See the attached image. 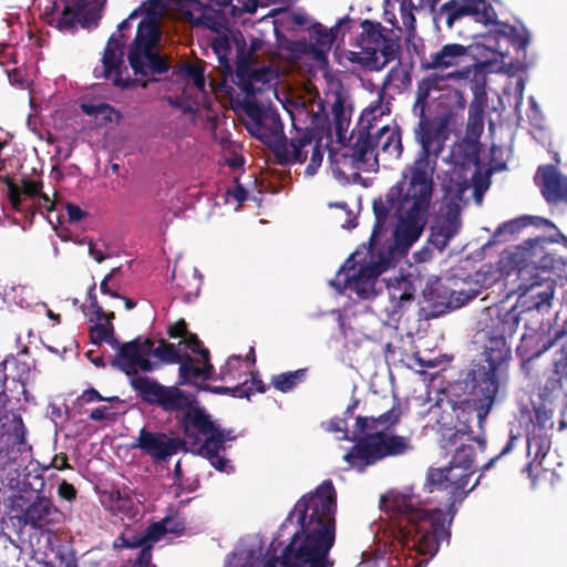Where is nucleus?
I'll list each match as a JSON object with an SVG mask.
<instances>
[{
  "instance_id": "f257e3e1",
  "label": "nucleus",
  "mask_w": 567,
  "mask_h": 567,
  "mask_svg": "<svg viewBox=\"0 0 567 567\" xmlns=\"http://www.w3.org/2000/svg\"><path fill=\"white\" fill-rule=\"evenodd\" d=\"M419 124L415 138L422 147L420 157L403 172L402 179L388 193L395 217L393 246L384 252L380 248L383 225L377 213V224L368 246L359 247L337 272L331 286L340 295L361 300L374 298L379 290V276L392 266L398 256L405 254L420 238L427 223L433 194L435 159L449 140L455 121L451 115L430 118L415 113Z\"/></svg>"
},
{
  "instance_id": "f03ea898",
  "label": "nucleus",
  "mask_w": 567,
  "mask_h": 567,
  "mask_svg": "<svg viewBox=\"0 0 567 567\" xmlns=\"http://www.w3.org/2000/svg\"><path fill=\"white\" fill-rule=\"evenodd\" d=\"M526 319L530 318L508 298L482 311L476 338L483 343L486 365L471 370L463 381L452 385L451 393L460 398L457 403L441 400L430 409V415L436 417L437 424L446 431L443 436L455 429L450 435L453 443L467 435L471 422L476 421L478 427L483 426L495 402L504 364L511 358V340L520 322L527 332Z\"/></svg>"
},
{
  "instance_id": "7ed1b4c3",
  "label": "nucleus",
  "mask_w": 567,
  "mask_h": 567,
  "mask_svg": "<svg viewBox=\"0 0 567 567\" xmlns=\"http://www.w3.org/2000/svg\"><path fill=\"white\" fill-rule=\"evenodd\" d=\"M337 493L330 481L302 496L292 515L301 527L281 558L261 561L258 544L238 547L225 567H332L328 554L336 540Z\"/></svg>"
},
{
  "instance_id": "20e7f679",
  "label": "nucleus",
  "mask_w": 567,
  "mask_h": 567,
  "mask_svg": "<svg viewBox=\"0 0 567 567\" xmlns=\"http://www.w3.org/2000/svg\"><path fill=\"white\" fill-rule=\"evenodd\" d=\"M545 243L544 237H537L505 250L499 257L497 269L484 265L476 274V281H481L483 287L492 286L502 276L515 277L511 280L517 295L515 303L530 318L526 319V330L530 333L523 332L517 347L522 357L528 355L532 346L538 340L543 316L550 310L555 295L556 282L548 270L551 258L545 255Z\"/></svg>"
},
{
  "instance_id": "39448f33",
  "label": "nucleus",
  "mask_w": 567,
  "mask_h": 567,
  "mask_svg": "<svg viewBox=\"0 0 567 567\" xmlns=\"http://www.w3.org/2000/svg\"><path fill=\"white\" fill-rule=\"evenodd\" d=\"M381 507L390 515L394 537L406 551L404 567H423L447 542L446 524L454 513L450 505L441 507L412 488L391 492L381 499Z\"/></svg>"
},
{
  "instance_id": "423d86ee",
  "label": "nucleus",
  "mask_w": 567,
  "mask_h": 567,
  "mask_svg": "<svg viewBox=\"0 0 567 567\" xmlns=\"http://www.w3.org/2000/svg\"><path fill=\"white\" fill-rule=\"evenodd\" d=\"M401 414L402 409L398 404L379 417L357 419L352 430H349L347 420L342 417H334L323 425L326 431L334 433L337 439L358 441L343 458L350 467L362 471L379 460L401 455L411 450L409 437L395 435L392 431Z\"/></svg>"
},
{
  "instance_id": "0eeeda50",
  "label": "nucleus",
  "mask_w": 567,
  "mask_h": 567,
  "mask_svg": "<svg viewBox=\"0 0 567 567\" xmlns=\"http://www.w3.org/2000/svg\"><path fill=\"white\" fill-rule=\"evenodd\" d=\"M388 105L382 96L372 102L362 113V125L367 123V133H360L350 153L330 157L331 167L336 175H347L351 169L363 172L375 171L381 155L398 158L402 152L401 136L395 125L384 124L380 127L377 121L389 114Z\"/></svg>"
},
{
  "instance_id": "6e6552de",
  "label": "nucleus",
  "mask_w": 567,
  "mask_h": 567,
  "mask_svg": "<svg viewBox=\"0 0 567 567\" xmlns=\"http://www.w3.org/2000/svg\"><path fill=\"white\" fill-rule=\"evenodd\" d=\"M163 14L164 6L161 0H148L118 24L121 32L128 25L130 20L142 17L134 42L128 49L130 65L136 75L159 74L167 69L161 54Z\"/></svg>"
},
{
  "instance_id": "1a4fd4ad",
  "label": "nucleus",
  "mask_w": 567,
  "mask_h": 567,
  "mask_svg": "<svg viewBox=\"0 0 567 567\" xmlns=\"http://www.w3.org/2000/svg\"><path fill=\"white\" fill-rule=\"evenodd\" d=\"M473 186L474 198L477 205L482 204L483 194L488 188L486 178L477 171L470 167L455 165L450 172L449 181L444 182L445 198L450 202L435 218L431 226L429 241L439 250H443L450 240L456 236L461 229L460 203L463 193Z\"/></svg>"
},
{
  "instance_id": "9d476101",
  "label": "nucleus",
  "mask_w": 567,
  "mask_h": 567,
  "mask_svg": "<svg viewBox=\"0 0 567 567\" xmlns=\"http://www.w3.org/2000/svg\"><path fill=\"white\" fill-rule=\"evenodd\" d=\"M169 336L178 338L185 336L177 344L162 342L153 348L151 357L158 358L166 362H178L181 383L197 384L210 377L212 364L208 361V351L203 349L195 334H187L184 320L178 321L169 328Z\"/></svg>"
},
{
  "instance_id": "9b49d317",
  "label": "nucleus",
  "mask_w": 567,
  "mask_h": 567,
  "mask_svg": "<svg viewBox=\"0 0 567 567\" xmlns=\"http://www.w3.org/2000/svg\"><path fill=\"white\" fill-rule=\"evenodd\" d=\"M95 284L89 290L91 307L96 316V323L91 328V339L97 344L102 341L107 342L114 349H117V355L114 364L124 371L127 375L136 374L138 371H152L155 363L151 361L152 342L148 340H134L120 346L113 336L112 319L114 313H105L99 306L95 295L93 293Z\"/></svg>"
},
{
  "instance_id": "f8f14e48",
  "label": "nucleus",
  "mask_w": 567,
  "mask_h": 567,
  "mask_svg": "<svg viewBox=\"0 0 567 567\" xmlns=\"http://www.w3.org/2000/svg\"><path fill=\"white\" fill-rule=\"evenodd\" d=\"M184 433L187 442L192 443V452L209 460L219 472L230 473L233 465L220 455L225 443L233 440L229 431L220 429L219 424L203 409L190 406L185 415Z\"/></svg>"
},
{
  "instance_id": "ddd939ff",
  "label": "nucleus",
  "mask_w": 567,
  "mask_h": 567,
  "mask_svg": "<svg viewBox=\"0 0 567 567\" xmlns=\"http://www.w3.org/2000/svg\"><path fill=\"white\" fill-rule=\"evenodd\" d=\"M233 42L238 47V41L234 38ZM213 50L218 58L223 70L224 80L220 84L210 83L212 92L216 94H229V86L226 84V76L229 74L233 82L236 83L247 94H255L262 90L264 85L271 84L278 78V70L272 66H259L251 54L240 56L237 62L236 72L231 74V64L229 53L231 51V40L227 35H217L213 40Z\"/></svg>"
},
{
  "instance_id": "4468645a",
  "label": "nucleus",
  "mask_w": 567,
  "mask_h": 567,
  "mask_svg": "<svg viewBox=\"0 0 567 567\" xmlns=\"http://www.w3.org/2000/svg\"><path fill=\"white\" fill-rule=\"evenodd\" d=\"M551 373L553 375L547 379L540 389L539 398L542 402L535 409L533 429H536L537 432L549 433L551 431V419L555 412L561 416L559 430L561 431L567 426L564 417L567 410V391L564 389V383L567 381V342L556 352Z\"/></svg>"
},
{
  "instance_id": "2eb2a0df",
  "label": "nucleus",
  "mask_w": 567,
  "mask_h": 567,
  "mask_svg": "<svg viewBox=\"0 0 567 567\" xmlns=\"http://www.w3.org/2000/svg\"><path fill=\"white\" fill-rule=\"evenodd\" d=\"M446 76H429L419 82L415 92L414 113H424L427 101L435 103L437 115H451L456 122L460 112L465 109L463 93L447 84Z\"/></svg>"
},
{
  "instance_id": "dca6fc26",
  "label": "nucleus",
  "mask_w": 567,
  "mask_h": 567,
  "mask_svg": "<svg viewBox=\"0 0 567 567\" xmlns=\"http://www.w3.org/2000/svg\"><path fill=\"white\" fill-rule=\"evenodd\" d=\"M380 24L365 20L362 23L360 52H351L350 60L370 70L383 69L394 58L396 43L385 34Z\"/></svg>"
},
{
  "instance_id": "f3484780",
  "label": "nucleus",
  "mask_w": 567,
  "mask_h": 567,
  "mask_svg": "<svg viewBox=\"0 0 567 567\" xmlns=\"http://www.w3.org/2000/svg\"><path fill=\"white\" fill-rule=\"evenodd\" d=\"M255 361L252 348L245 358L236 354L230 355L220 369L219 377L225 383H234L235 385L215 388L214 392L228 393L236 398H249L255 392L262 393L265 386L261 380L254 374Z\"/></svg>"
},
{
  "instance_id": "a211bd4d",
  "label": "nucleus",
  "mask_w": 567,
  "mask_h": 567,
  "mask_svg": "<svg viewBox=\"0 0 567 567\" xmlns=\"http://www.w3.org/2000/svg\"><path fill=\"white\" fill-rule=\"evenodd\" d=\"M185 523L178 515L167 516L161 522L151 525L143 534L134 535L131 529L122 533L120 540L125 547H142L134 567H155L151 564V548L153 544L181 534Z\"/></svg>"
},
{
  "instance_id": "6ab92c4d",
  "label": "nucleus",
  "mask_w": 567,
  "mask_h": 567,
  "mask_svg": "<svg viewBox=\"0 0 567 567\" xmlns=\"http://www.w3.org/2000/svg\"><path fill=\"white\" fill-rule=\"evenodd\" d=\"M506 54L498 52L492 60H486L473 65L465 66L461 70L447 73V78L457 82H466L474 96L486 95V75L488 73H506L514 74L519 68L513 63L505 61Z\"/></svg>"
},
{
  "instance_id": "aec40b11",
  "label": "nucleus",
  "mask_w": 567,
  "mask_h": 567,
  "mask_svg": "<svg viewBox=\"0 0 567 567\" xmlns=\"http://www.w3.org/2000/svg\"><path fill=\"white\" fill-rule=\"evenodd\" d=\"M243 122L247 131L268 146H277L281 141L282 125L278 114L255 103H247Z\"/></svg>"
},
{
  "instance_id": "412c9836",
  "label": "nucleus",
  "mask_w": 567,
  "mask_h": 567,
  "mask_svg": "<svg viewBox=\"0 0 567 567\" xmlns=\"http://www.w3.org/2000/svg\"><path fill=\"white\" fill-rule=\"evenodd\" d=\"M184 82L182 103L185 111L196 112L200 106H209V91L206 87L204 68L200 62L186 63L177 73Z\"/></svg>"
},
{
  "instance_id": "4be33fe9",
  "label": "nucleus",
  "mask_w": 567,
  "mask_h": 567,
  "mask_svg": "<svg viewBox=\"0 0 567 567\" xmlns=\"http://www.w3.org/2000/svg\"><path fill=\"white\" fill-rule=\"evenodd\" d=\"M280 155L287 163L302 164L310 156L309 164L305 169L307 177L317 174L322 164L324 150L318 140H313L308 133L301 134L299 137L291 138L281 146Z\"/></svg>"
},
{
  "instance_id": "5701e85b",
  "label": "nucleus",
  "mask_w": 567,
  "mask_h": 567,
  "mask_svg": "<svg viewBox=\"0 0 567 567\" xmlns=\"http://www.w3.org/2000/svg\"><path fill=\"white\" fill-rule=\"evenodd\" d=\"M12 509L17 512V518L24 525L33 528H44L56 522L58 509L44 496H35L33 501H27L18 496L12 502Z\"/></svg>"
},
{
  "instance_id": "b1692460",
  "label": "nucleus",
  "mask_w": 567,
  "mask_h": 567,
  "mask_svg": "<svg viewBox=\"0 0 567 567\" xmlns=\"http://www.w3.org/2000/svg\"><path fill=\"white\" fill-rule=\"evenodd\" d=\"M124 42L121 34H112L109 39L102 65L95 69L96 76H103L111 80L116 86L125 87L130 85L131 78L124 64Z\"/></svg>"
},
{
  "instance_id": "393cba45",
  "label": "nucleus",
  "mask_w": 567,
  "mask_h": 567,
  "mask_svg": "<svg viewBox=\"0 0 567 567\" xmlns=\"http://www.w3.org/2000/svg\"><path fill=\"white\" fill-rule=\"evenodd\" d=\"M389 305L384 307V312L390 321H396L414 297L415 287L409 276H400L385 279Z\"/></svg>"
},
{
  "instance_id": "a878e982",
  "label": "nucleus",
  "mask_w": 567,
  "mask_h": 567,
  "mask_svg": "<svg viewBox=\"0 0 567 567\" xmlns=\"http://www.w3.org/2000/svg\"><path fill=\"white\" fill-rule=\"evenodd\" d=\"M1 429L0 441L8 446V458L17 462L20 456L28 457L31 447L25 441V427L21 417L14 413L7 414Z\"/></svg>"
},
{
  "instance_id": "bb28decb",
  "label": "nucleus",
  "mask_w": 567,
  "mask_h": 567,
  "mask_svg": "<svg viewBox=\"0 0 567 567\" xmlns=\"http://www.w3.org/2000/svg\"><path fill=\"white\" fill-rule=\"evenodd\" d=\"M133 446L141 449L154 462H159L174 455L182 447V442L165 434L142 429Z\"/></svg>"
},
{
  "instance_id": "cd10ccee",
  "label": "nucleus",
  "mask_w": 567,
  "mask_h": 567,
  "mask_svg": "<svg viewBox=\"0 0 567 567\" xmlns=\"http://www.w3.org/2000/svg\"><path fill=\"white\" fill-rule=\"evenodd\" d=\"M7 194L13 208L19 210L23 208V202L27 198H31L37 205L48 210H54L58 205L48 194L40 193V185L37 182L23 181L22 185H18L9 181Z\"/></svg>"
},
{
  "instance_id": "c85d7f7f",
  "label": "nucleus",
  "mask_w": 567,
  "mask_h": 567,
  "mask_svg": "<svg viewBox=\"0 0 567 567\" xmlns=\"http://www.w3.org/2000/svg\"><path fill=\"white\" fill-rule=\"evenodd\" d=\"M449 23L465 16L473 17L476 22L488 24L495 22L496 13L485 0H453L447 4Z\"/></svg>"
},
{
  "instance_id": "c756f323",
  "label": "nucleus",
  "mask_w": 567,
  "mask_h": 567,
  "mask_svg": "<svg viewBox=\"0 0 567 567\" xmlns=\"http://www.w3.org/2000/svg\"><path fill=\"white\" fill-rule=\"evenodd\" d=\"M501 40L507 41L516 45L520 50H525L530 42V34L524 27L515 28L507 23L496 22L491 33L485 37V43L495 52L502 51Z\"/></svg>"
},
{
  "instance_id": "7c9ffc66",
  "label": "nucleus",
  "mask_w": 567,
  "mask_h": 567,
  "mask_svg": "<svg viewBox=\"0 0 567 567\" xmlns=\"http://www.w3.org/2000/svg\"><path fill=\"white\" fill-rule=\"evenodd\" d=\"M537 177H540V190L548 203H567V177L556 167H540Z\"/></svg>"
},
{
  "instance_id": "2f4dec72",
  "label": "nucleus",
  "mask_w": 567,
  "mask_h": 567,
  "mask_svg": "<svg viewBox=\"0 0 567 567\" xmlns=\"http://www.w3.org/2000/svg\"><path fill=\"white\" fill-rule=\"evenodd\" d=\"M348 18H341L332 28H326L321 23H315L310 28L311 38L315 40L312 49L315 60L324 65L327 64V53L331 49L341 25Z\"/></svg>"
},
{
  "instance_id": "473e14b6",
  "label": "nucleus",
  "mask_w": 567,
  "mask_h": 567,
  "mask_svg": "<svg viewBox=\"0 0 567 567\" xmlns=\"http://www.w3.org/2000/svg\"><path fill=\"white\" fill-rule=\"evenodd\" d=\"M550 435L546 432H537L536 429L527 435V457L529 458L527 472L530 477L538 474V468L543 467V461L550 449Z\"/></svg>"
},
{
  "instance_id": "72a5a7b5",
  "label": "nucleus",
  "mask_w": 567,
  "mask_h": 567,
  "mask_svg": "<svg viewBox=\"0 0 567 567\" xmlns=\"http://www.w3.org/2000/svg\"><path fill=\"white\" fill-rule=\"evenodd\" d=\"M82 112L92 118L94 126L102 127L107 124H116L121 120V114L110 104L97 99L83 100L80 103Z\"/></svg>"
},
{
  "instance_id": "f704fd0d",
  "label": "nucleus",
  "mask_w": 567,
  "mask_h": 567,
  "mask_svg": "<svg viewBox=\"0 0 567 567\" xmlns=\"http://www.w3.org/2000/svg\"><path fill=\"white\" fill-rule=\"evenodd\" d=\"M95 0H66L63 17L59 22L61 29L69 28L73 22L82 20L86 23V16H90V20L95 21L99 18L95 8L92 4Z\"/></svg>"
},
{
  "instance_id": "c9c22d12",
  "label": "nucleus",
  "mask_w": 567,
  "mask_h": 567,
  "mask_svg": "<svg viewBox=\"0 0 567 567\" xmlns=\"http://www.w3.org/2000/svg\"><path fill=\"white\" fill-rule=\"evenodd\" d=\"M466 48L461 44H445L440 51L431 54L427 69L445 70L458 65L461 60L466 55Z\"/></svg>"
},
{
  "instance_id": "e433bc0d",
  "label": "nucleus",
  "mask_w": 567,
  "mask_h": 567,
  "mask_svg": "<svg viewBox=\"0 0 567 567\" xmlns=\"http://www.w3.org/2000/svg\"><path fill=\"white\" fill-rule=\"evenodd\" d=\"M306 375L307 369L276 374L271 379V384L280 392H290L306 379Z\"/></svg>"
},
{
  "instance_id": "4c0bfd02",
  "label": "nucleus",
  "mask_w": 567,
  "mask_h": 567,
  "mask_svg": "<svg viewBox=\"0 0 567 567\" xmlns=\"http://www.w3.org/2000/svg\"><path fill=\"white\" fill-rule=\"evenodd\" d=\"M487 105L486 95H473L468 107L467 127L471 132H481L483 128V115Z\"/></svg>"
},
{
  "instance_id": "58836bf2",
  "label": "nucleus",
  "mask_w": 567,
  "mask_h": 567,
  "mask_svg": "<svg viewBox=\"0 0 567 567\" xmlns=\"http://www.w3.org/2000/svg\"><path fill=\"white\" fill-rule=\"evenodd\" d=\"M112 511L118 515L121 519H134L140 514V501L118 494L117 497L113 499Z\"/></svg>"
},
{
  "instance_id": "ea45409f",
  "label": "nucleus",
  "mask_w": 567,
  "mask_h": 567,
  "mask_svg": "<svg viewBox=\"0 0 567 567\" xmlns=\"http://www.w3.org/2000/svg\"><path fill=\"white\" fill-rule=\"evenodd\" d=\"M529 224H536V225H545L555 228L554 224H551L549 220L540 218V217H530V216H524L511 221H507L499 226L495 233V236L502 237L505 234L513 235L516 231H518L520 228L529 225Z\"/></svg>"
},
{
  "instance_id": "a19ab883",
  "label": "nucleus",
  "mask_w": 567,
  "mask_h": 567,
  "mask_svg": "<svg viewBox=\"0 0 567 567\" xmlns=\"http://www.w3.org/2000/svg\"><path fill=\"white\" fill-rule=\"evenodd\" d=\"M447 468V489L451 488V494L455 495L457 491H463L467 484L468 478L472 475L470 470H464L462 466L452 463V466Z\"/></svg>"
},
{
  "instance_id": "79ce46f5",
  "label": "nucleus",
  "mask_w": 567,
  "mask_h": 567,
  "mask_svg": "<svg viewBox=\"0 0 567 567\" xmlns=\"http://www.w3.org/2000/svg\"><path fill=\"white\" fill-rule=\"evenodd\" d=\"M475 456V446L473 444H462L452 458L453 464L462 466L464 470H471Z\"/></svg>"
},
{
  "instance_id": "37998d69",
  "label": "nucleus",
  "mask_w": 567,
  "mask_h": 567,
  "mask_svg": "<svg viewBox=\"0 0 567 567\" xmlns=\"http://www.w3.org/2000/svg\"><path fill=\"white\" fill-rule=\"evenodd\" d=\"M447 468H432L427 475V484L431 492L434 489H447Z\"/></svg>"
},
{
  "instance_id": "c03bdc74",
  "label": "nucleus",
  "mask_w": 567,
  "mask_h": 567,
  "mask_svg": "<svg viewBox=\"0 0 567 567\" xmlns=\"http://www.w3.org/2000/svg\"><path fill=\"white\" fill-rule=\"evenodd\" d=\"M332 113L334 117L336 128L338 131V134L341 135L342 131L347 130L349 126V116L346 114L343 103L339 96L336 97L332 104Z\"/></svg>"
},
{
  "instance_id": "a18cd8bd",
  "label": "nucleus",
  "mask_w": 567,
  "mask_h": 567,
  "mask_svg": "<svg viewBox=\"0 0 567 567\" xmlns=\"http://www.w3.org/2000/svg\"><path fill=\"white\" fill-rule=\"evenodd\" d=\"M248 199V193L241 185H236L228 189L225 195L226 204L234 205V210L237 212L241 204Z\"/></svg>"
},
{
  "instance_id": "49530a36",
  "label": "nucleus",
  "mask_w": 567,
  "mask_h": 567,
  "mask_svg": "<svg viewBox=\"0 0 567 567\" xmlns=\"http://www.w3.org/2000/svg\"><path fill=\"white\" fill-rule=\"evenodd\" d=\"M179 7L182 12L190 21H199L203 17V7L198 0H181Z\"/></svg>"
},
{
  "instance_id": "de8ad7c7",
  "label": "nucleus",
  "mask_w": 567,
  "mask_h": 567,
  "mask_svg": "<svg viewBox=\"0 0 567 567\" xmlns=\"http://www.w3.org/2000/svg\"><path fill=\"white\" fill-rule=\"evenodd\" d=\"M96 401H105L109 403H114V402H118L120 400L117 396L104 398L94 389L84 391L83 394L79 398V403L82 405L92 403V402H96Z\"/></svg>"
},
{
  "instance_id": "09e8293b",
  "label": "nucleus",
  "mask_w": 567,
  "mask_h": 567,
  "mask_svg": "<svg viewBox=\"0 0 567 567\" xmlns=\"http://www.w3.org/2000/svg\"><path fill=\"white\" fill-rule=\"evenodd\" d=\"M477 296L476 290H460L453 291L451 295V303L457 308L465 305L467 301L472 300Z\"/></svg>"
},
{
  "instance_id": "8fccbe9b",
  "label": "nucleus",
  "mask_w": 567,
  "mask_h": 567,
  "mask_svg": "<svg viewBox=\"0 0 567 567\" xmlns=\"http://www.w3.org/2000/svg\"><path fill=\"white\" fill-rule=\"evenodd\" d=\"M89 255L97 262H102L106 259L105 244L102 241H90L89 243Z\"/></svg>"
},
{
  "instance_id": "3c124183",
  "label": "nucleus",
  "mask_w": 567,
  "mask_h": 567,
  "mask_svg": "<svg viewBox=\"0 0 567 567\" xmlns=\"http://www.w3.org/2000/svg\"><path fill=\"white\" fill-rule=\"evenodd\" d=\"M115 416V412L112 411L110 405H102L91 410L90 417L94 421L111 420Z\"/></svg>"
},
{
  "instance_id": "603ef678",
  "label": "nucleus",
  "mask_w": 567,
  "mask_h": 567,
  "mask_svg": "<svg viewBox=\"0 0 567 567\" xmlns=\"http://www.w3.org/2000/svg\"><path fill=\"white\" fill-rule=\"evenodd\" d=\"M65 210L68 214V219L71 223H78L86 216V213L83 209L71 203L65 204Z\"/></svg>"
},
{
  "instance_id": "864d4df0",
  "label": "nucleus",
  "mask_w": 567,
  "mask_h": 567,
  "mask_svg": "<svg viewBox=\"0 0 567 567\" xmlns=\"http://www.w3.org/2000/svg\"><path fill=\"white\" fill-rule=\"evenodd\" d=\"M131 383L135 389L142 392H148L155 386V384L151 383L147 379L136 377L131 379Z\"/></svg>"
},
{
  "instance_id": "5fc2aeb1",
  "label": "nucleus",
  "mask_w": 567,
  "mask_h": 567,
  "mask_svg": "<svg viewBox=\"0 0 567 567\" xmlns=\"http://www.w3.org/2000/svg\"><path fill=\"white\" fill-rule=\"evenodd\" d=\"M14 49L8 44H0V64H7L13 56Z\"/></svg>"
},
{
  "instance_id": "6e6d98bb",
  "label": "nucleus",
  "mask_w": 567,
  "mask_h": 567,
  "mask_svg": "<svg viewBox=\"0 0 567 567\" xmlns=\"http://www.w3.org/2000/svg\"><path fill=\"white\" fill-rule=\"evenodd\" d=\"M59 494L65 499H72L75 496V489L64 482L59 487Z\"/></svg>"
},
{
  "instance_id": "4d7b16f0",
  "label": "nucleus",
  "mask_w": 567,
  "mask_h": 567,
  "mask_svg": "<svg viewBox=\"0 0 567 567\" xmlns=\"http://www.w3.org/2000/svg\"><path fill=\"white\" fill-rule=\"evenodd\" d=\"M525 81L519 79L516 83V109L523 104Z\"/></svg>"
},
{
  "instance_id": "13d9d810",
  "label": "nucleus",
  "mask_w": 567,
  "mask_h": 567,
  "mask_svg": "<svg viewBox=\"0 0 567 567\" xmlns=\"http://www.w3.org/2000/svg\"><path fill=\"white\" fill-rule=\"evenodd\" d=\"M413 258L415 262H425L431 259V250L429 248H422L413 254Z\"/></svg>"
},
{
  "instance_id": "bf43d9fd",
  "label": "nucleus",
  "mask_w": 567,
  "mask_h": 567,
  "mask_svg": "<svg viewBox=\"0 0 567 567\" xmlns=\"http://www.w3.org/2000/svg\"><path fill=\"white\" fill-rule=\"evenodd\" d=\"M112 279L109 277V276H105V278L102 280L101 285H100V289L103 293H106V295H110L114 298H120V296L113 291L110 286H109V282L111 281Z\"/></svg>"
},
{
  "instance_id": "052dcab7",
  "label": "nucleus",
  "mask_w": 567,
  "mask_h": 567,
  "mask_svg": "<svg viewBox=\"0 0 567 567\" xmlns=\"http://www.w3.org/2000/svg\"><path fill=\"white\" fill-rule=\"evenodd\" d=\"M166 398L171 401L172 406H179V391L177 389L167 390Z\"/></svg>"
},
{
  "instance_id": "680f3d73",
  "label": "nucleus",
  "mask_w": 567,
  "mask_h": 567,
  "mask_svg": "<svg viewBox=\"0 0 567 567\" xmlns=\"http://www.w3.org/2000/svg\"><path fill=\"white\" fill-rule=\"evenodd\" d=\"M292 20L295 23L299 24V25H303L306 23H308V16L303 12H295L292 14Z\"/></svg>"
},
{
  "instance_id": "e2e57ef3",
  "label": "nucleus",
  "mask_w": 567,
  "mask_h": 567,
  "mask_svg": "<svg viewBox=\"0 0 567 567\" xmlns=\"http://www.w3.org/2000/svg\"><path fill=\"white\" fill-rule=\"evenodd\" d=\"M86 355L91 360V362L93 364H95L96 367H103L104 365L103 358H101V357H93V352L92 351H89L86 353Z\"/></svg>"
},
{
  "instance_id": "0e129e2a",
  "label": "nucleus",
  "mask_w": 567,
  "mask_h": 567,
  "mask_svg": "<svg viewBox=\"0 0 567 567\" xmlns=\"http://www.w3.org/2000/svg\"><path fill=\"white\" fill-rule=\"evenodd\" d=\"M542 351H536L535 353L530 354L529 358L524 362L523 368L526 370L527 373H529L528 369L532 363V361L535 358H538Z\"/></svg>"
},
{
  "instance_id": "69168bd1",
  "label": "nucleus",
  "mask_w": 567,
  "mask_h": 567,
  "mask_svg": "<svg viewBox=\"0 0 567 567\" xmlns=\"http://www.w3.org/2000/svg\"><path fill=\"white\" fill-rule=\"evenodd\" d=\"M27 125L28 127L31 130V131H35L37 130V121L34 118V115L33 114H30L28 116V120H27Z\"/></svg>"
},
{
  "instance_id": "338daca9",
  "label": "nucleus",
  "mask_w": 567,
  "mask_h": 567,
  "mask_svg": "<svg viewBox=\"0 0 567 567\" xmlns=\"http://www.w3.org/2000/svg\"><path fill=\"white\" fill-rule=\"evenodd\" d=\"M227 163H228L229 166H231L234 168H237V167H240L243 165V158L234 157L231 159H228Z\"/></svg>"
},
{
  "instance_id": "774afa93",
  "label": "nucleus",
  "mask_w": 567,
  "mask_h": 567,
  "mask_svg": "<svg viewBox=\"0 0 567 567\" xmlns=\"http://www.w3.org/2000/svg\"><path fill=\"white\" fill-rule=\"evenodd\" d=\"M515 436L511 435V440L509 442L506 444V446L503 449L502 453L501 454H506L508 453L512 449H513V443L515 441Z\"/></svg>"
}]
</instances>
